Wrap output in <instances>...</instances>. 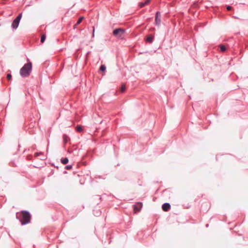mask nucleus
Instances as JSON below:
<instances>
[{"mask_svg": "<svg viewBox=\"0 0 248 248\" xmlns=\"http://www.w3.org/2000/svg\"><path fill=\"white\" fill-rule=\"evenodd\" d=\"M46 39V35L45 34H43L41 38V42L43 43Z\"/></svg>", "mask_w": 248, "mask_h": 248, "instance_id": "obj_15", "label": "nucleus"}, {"mask_svg": "<svg viewBox=\"0 0 248 248\" xmlns=\"http://www.w3.org/2000/svg\"><path fill=\"white\" fill-rule=\"evenodd\" d=\"M63 140L64 144H66L70 140V138L67 135H63Z\"/></svg>", "mask_w": 248, "mask_h": 248, "instance_id": "obj_9", "label": "nucleus"}, {"mask_svg": "<svg viewBox=\"0 0 248 248\" xmlns=\"http://www.w3.org/2000/svg\"><path fill=\"white\" fill-rule=\"evenodd\" d=\"M142 207V204L141 202H138L134 205V211L135 213L139 212Z\"/></svg>", "mask_w": 248, "mask_h": 248, "instance_id": "obj_6", "label": "nucleus"}, {"mask_svg": "<svg viewBox=\"0 0 248 248\" xmlns=\"http://www.w3.org/2000/svg\"><path fill=\"white\" fill-rule=\"evenodd\" d=\"M94 28H93V36H94Z\"/></svg>", "mask_w": 248, "mask_h": 248, "instance_id": "obj_22", "label": "nucleus"}, {"mask_svg": "<svg viewBox=\"0 0 248 248\" xmlns=\"http://www.w3.org/2000/svg\"><path fill=\"white\" fill-rule=\"evenodd\" d=\"M126 89V88H125V86L124 85H123L122 86H121V91L122 92H124L125 91Z\"/></svg>", "mask_w": 248, "mask_h": 248, "instance_id": "obj_17", "label": "nucleus"}, {"mask_svg": "<svg viewBox=\"0 0 248 248\" xmlns=\"http://www.w3.org/2000/svg\"><path fill=\"white\" fill-rule=\"evenodd\" d=\"M106 67L105 65H101L100 67V70L101 71H105L106 70Z\"/></svg>", "mask_w": 248, "mask_h": 248, "instance_id": "obj_16", "label": "nucleus"}, {"mask_svg": "<svg viewBox=\"0 0 248 248\" xmlns=\"http://www.w3.org/2000/svg\"><path fill=\"white\" fill-rule=\"evenodd\" d=\"M61 162L63 164H66L68 162V159L67 157L63 158L61 159Z\"/></svg>", "mask_w": 248, "mask_h": 248, "instance_id": "obj_12", "label": "nucleus"}, {"mask_svg": "<svg viewBox=\"0 0 248 248\" xmlns=\"http://www.w3.org/2000/svg\"><path fill=\"white\" fill-rule=\"evenodd\" d=\"M22 13H20L18 16L14 20L12 23L11 27L13 29H16L19 25L20 21L22 18Z\"/></svg>", "mask_w": 248, "mask_h": 248, "instance_id": "obj_4", "label": "nucleus"}, {"mask_svg": "<svg viewBox=\"0 0 248 248\" xmlns=\"http://www.w3.org/2000/svg\"><path fill=\"white\" fill-rule=\"evenodd\" d=\"M162 208L163 211L167 212L170 209V205L169 203H165L162 205Z\"/></svg>", "mask_w": 248, "mask_h": 248, "instance_id": "obj_7", "label": "nucleus"}, {"mask_svg": "<svg viewBox=\"0 0 248 248\" xmlns=\"http://www.w3.org/2000/svg\"><path fill=\"white\" fill-rule=\"evenodd\" d=\"M232 9V7L230 6H228L227 7V9L229 11V10H231Z\"/></svg>", "mask_w": 248, "mask_h": 248, "instance_id": "obj_21", "label": "nucleus"}, {"mask_svg": "<svg viewBox=\"0 0 248 248\" xmlns=\"http://www.w3.org/2000/svg\"><path fill=\"white\" fill-rule=\"evenodd\" d=\"M42 153L41 152H40V153H36L35 154V156H39L40 155L42 154Z\"/></svg>", "mask_w": 248, "mask_h": 248, "instance_id": "obj_20", "label": "nucleus"}, {"mask_svg": "<svg viewBox=\"0 0 248 248\" xmlns=\"http://www.w3.org/2000/svg\"><path fill=\"white\" fill-rule=\"evenodd\" d=\"M219 47L221 51L224 52L226 50V47L224 45H220Z\"/></svg>", "mask_w": 248, "mask_h": 248, "instance_id": "obj_14", "label": "nucleus"}, {"mask_svg": "<svg viewBox=\"0 0 248 248\" xmlns=\"http://www.w3.org/2000/svg\"><path fill=\"white\" fill-rule=\"evenodd\" d=\"M7 78L8 80H10L12 79V75L10 74H8L7 75Z\"/></svg>", "mask_w": 248, "mask_h": 248, "instance_id": "obj_18", "label": "nucleus"}, {"mask_svg": "<svg viewBox=\"0 0 248 248\" xmlns=\"http://www.w3.org/2000/svg\"><path fill=\"white\" fill-rule=\"evenodd\" d=\"M76 130L79 132H82L83 130L82 126L80 125H77L76 127Z\"/></svg>", "mask_w": 248, "mask_h": 248, "instance_id": "obj_13", "label": "nucleus"}, {"mask_svg": "<svg viewBox=\"0 0 248 248\" xmlns=\"http://www.w3.org/2000/svg\"><path fill=\"white\" fill-rule=\"evenodd\" d=\"M32 70V63L31 62H29L26 63L21 68L20 70V74L21 77L26 78L30 75Z\"/></svg>", "mask_w": 248, "mask_h": 248, "instance_id": "obj_2", "label": "nucleus"}, {"mask_svg": "<svg viewBox=\"0 0 248 248\" xmlns=\"http://www.w3.org/2000/svg\"><path fill=\"white\" fill-rule=\"evenodd\" d=\"M16 218L19 220L22 225H24L30 222L31 215L28 211L22 210L16 213Z\"/></svg>", "mask_w": 248, "mask_h": 248, "instance_id": "obj_1", "label": "nucleus"}, {"mask_svg": "<svg viewBox=\"0 0 248 248\" xmlns=\"http://www.w3.org/2000/svg\"><path fill=\"white\" fill-rule=\"evenodd\" d=\"M72 168V165H67L65 166V169H67V170H71Z\"/></svg>", "mask_w": 248, "mask_h": 248, "instance_id": "obj_19", "label": "nucleus"}, {"mask_svg": "<svg viewBox=\"0 0 248 248\" xmlns=\"http://www.w3.org/2000/svg\"><path fill=\"white\" fill-rule=\"evenodd\" d=\"M154 40V37L152 36H148L146 39V42L149 43H152Z\"/></svg>", "mask_w": 248, "mask_h": 248, "instance_id": "obj_11", "label": "nucleus"}, {"mask_svg": "<svg viewBox=\"0 0 248 248\" xmlns=\"http://www.w3.org/2000/svg\"><path fill=\"white\" fill-rule=\"evenodd\" d=\"M151 0H146L144 2H141L139 3V6L142 8L149 3Z\"/></svg>", "mask_w": 248, "mask_h": 248, "instance_id": "obj_8", "label": "nucleus"}, {"mask_svg": "<svg viewBox=\"0 0 248 248\" xmlns=\"http://www.w3.org/2000/svg\"><path fill=\"white\" fill-rule=\"evenodd\" d=\"M124 30L121 28L116 29L113 31V34L117 38L122 39L124 37Z\"/></svg>", "mask_w": 248, "mask_h": 248, "instance_id": "obj_3", "label": "nucleus"}, {"mask_svg": "<svg viewBox=\"0 0 248 248\" xmlns=\"http://www.w3.org/2000/svg\"><path fill=\"white\" fill-rule=\"evenodd\" d=\"M83 18H84V17H83V16H81L78 18L77 22L74 25V28H75L79 24H80L81 23V22L82 21Z\"/></svg>", "mask_w": 248, "mask_h": 248, "instance_id": "obj_10", "label": "nucleus"}, {"mask_svg": "<svg viewBox=\"0 0 248 248\" xmlns=\"http://www.w3.org/2000/svg\"><path fill=\"white\" fill-rule=\"evenodd\" d=\"M155 24L156 26H160L161 24V14L159 11L156 13Z\"/></svg>", "mask_w": 248, "mask_h": 248, "instance_id": "obj_5", "label": "nucleus"}]
</instances>
